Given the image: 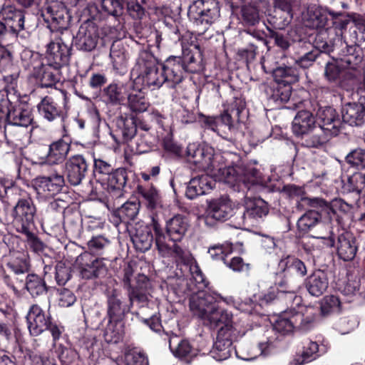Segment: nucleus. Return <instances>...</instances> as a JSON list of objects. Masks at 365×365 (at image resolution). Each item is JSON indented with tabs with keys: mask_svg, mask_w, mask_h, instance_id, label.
Instances as JSON below:
<instances>
[{
	"mask_svg": "<svg viewBox=\"0 0 365 365\" xmlns=\"http://www.w3.org/2000/svg\"><path fill=\"white\" fill-rule=\"evenodd\" d=\"M124 327L122 321L108 319V324L104 329L103 336L108 343H118L123 337Z\"/></svg>",
	"mask_w": 365,
	"mask_h": 365,
	"instance_id": "c9c22d12",
	"label": "nucleus"
},
{
	"mask_svg": "<svg viewBox=\"0 0 365 365\" xmlns=\"http://www.w3.org/2000/svg\"><path fill=\"white\" fill-rule=\"evenodd\" d=\"M232 252V245L230 243L215 245L208 250V254L212 259H222L224 262L226 260L225 257Z\"/></svg>",
	"mask_w": 365,
	"mask_h": 365,
	"instance_id": "6e6d98bb",
	"label": "nucleus"
},
{
	"mask_svg": "<svg viewBox=\"0 0 365 365\" xmlns=\"http://www.w3.org/2000/svg\"><path fill=\"white\" fill-rule=\"evenodd\" d=\"M103 97L110 104L120 103L123 100L122 88L116 83H111L103 89Z\"/></svg>",
	"mask_w": 365,
	"mask_h": 365,
	"instance_id": "864d4df0",
	"label": "nucleus"
},
{
	"mask_svg": "<svg viewBox=\"0 0 365 365\" xmlns=\"http://www.w3.org/2000/svg\"><path fill=\"white\" fill-rule=\"evenodd\" d=\"M157 220L154 217L151 218L150 225L143 222H138L135 226V232L131 239L135 249L141 252H144L150 250L153 241L152 229L153 220Z\"/></svg>",
	"mask_w": 365,
	"mask_h": 365,
	"instance_id": "2eb2a0df",
	"label": "nucleus"
},
{
	"mask_svg": "<svg viewBox=\"0 0 365 365\" xmlns=\"http://www.w3.org/2000/svg\"><path fill=\"white\" fill-rule=\"evenodd\" d=\"M169 347L173 354L178 358L188 356L192 350L188 341L180 339L178 336H173L170 339Z\"/></svg>",
	"mask_w": 365,
	"mask_h": 365,
	"instance_id": "49530a36",
	"label": "nucleus"
},
{
	"mask_svg": "<svg viewBox=\"0 0 365 365\" xmlns=\"http://www.w3.org/2000/svg\"><path fill=\"white\" fill-rule=\"evenodd\" d=\"M320 215L318 212L309 210L304 213L297 221L298 231L301 233H307L314 227L319 221Z\"/></svg>",
	"mask_w": 365,
	"mask_h": 365,
	"instance_id": "37998d69",
	"label": "nucleus"
},
{
	"mask_svg": "<svg viewBox=\"0 0 365 365\" xmlns=\"http://www.w3.org/2000/svg\"><path fill=\"white\" fill-rule=\"evenodd\" d=\"M97 29L93 24H84L80 26L75 38L76 46L84 51L93 50L98 43Z\"/></svg>",
	"mask_w": 365,
	"mask_h": 365,
	"instance_id": "f3484780",
	"label": "nucleus"
},
{
	"mask_svg": "<svg viewBox=\"0 0 365 365\" xmlns=\"http://www.w3.org/2000/svg\"><path fill=\"white\" fill-rule=\"evenodd\" d=\"M346 160L358 168L365 169V150H354L347 155Z\"/></svg>",
	"mask_w": 365,
	"mask_h": 365,
	"instance_id": "0e129e2a",
	"label": "nucleus"
},
{
	"mask_svg": "<svg viewBox=\"0 0 365 365\" xmlns=\"http://www.w3.org/2000/svg\"><path fill=\"white\" fill-rule=\"evenodd\" d=\"M319 345L313 341L304 342L302 355L296 359L291 365H302L316 359L319 354Z\"/></svg>",
	"mask_w": 365,
	"mask_h": 365,
	"instance_id": "79ce46f5",
	"label": "nucleus"
},
{
	"mask_svg": "<svg viewBox=\"0 0 365 365\" xmlns=\"http://www.w3.org/2000/svg\"><path fill=\"white\" fill-rule=\"evenodd\" d=\"M317 115L321 123L319 127L329 133L330 135H337L341 120L335 109L330 106L320 108Z\"/></svg>",
	"mask_w": 365,
	"mask_h": 365,
	"instance_id": "4be33fe9",
	"label": "nucleus"
},
{
	"mask_svg": "<svg viewBox=\"0 0 365 365\" xmlns=\"http://www.w3.org/2000/svg\"><path fill=\"white\" fill-rule=\"evenodd\" d=\"M277 84V86L274 88L272 98L276 102H287L292 94V86L289 84Z\"/></svg>",
	"mask_w": 365,
	"mask_h": 365,
	"instance_id": "13d9d810",
	"label": "nucleus"
},
{
	"mask_svg": "<svg viewBox=\"0 0 365 365\" xmlns=\"http://www.w3.org/2000/svg\"><path fill=\"white\" fill-rule=\"evenodd\" d=\"M188 228L186 219L177 215L167 222L166 231L170 240L173 242L180 241L184 237Z\"/></svg>",
	"mask_w": 365,
	"mask_h": 365,
	"instance_id": "cd10ccee",
	"label": "nucleus"
},
{
	"mask_svg": "<svg viewBox=\"0 0 365 365\" xmlns=\"http://www.w3.org/2000/svg\"><path fill=\"white\" fill-rule=\"evenodd\" d=\"M63 176L57 173L48 176H41L35 179V185L39 192L53 196L58 193L64 185Z\"/></svg>",
	"mask_w": 365,
	"mask_h": 365,
	"instance_id": "a211bd4d",
	"label": "nucleus"
},
{
	"mask_svg": "<svg viewBox=\"0 0 365 365\" xmlns=\"http://www.w3.org/2000/svg\"><path fill=\"white\" fill-rule=\"evenodd\" d=\"M36 76L40 79L43 87H52L60 80L58 68L48 65L40 64V67L35 71Z\"/></svg>",
	"mask_w": 365,
	"mask_h": 365,
	"instance_id": "7c9ffc66",
	"label": "nucleus"
},
{
	"mask_svg": "<svg viewBox=\"0 0 365 365\" xmlns=\"http://www.w3.org/2000/svg\"><path fill=\"white\" fill-rule=\"evenodd\" d=\"M284 190L291 197H301L302 202L312 207L329 208L327 202L322 199L302 197L304 189L301 187L294 185H287Z\"/></svg>",
	"mask_w": 365,
	"mask_h": 365,
	"instance_id": "f704fd0d",
	"label": "nucleus"
},
{
	"mask_svg": "<svg viewBox=\"0 0 365 365\" xmlns=\"http://www.w3.org/2000/svg\"><path fill=\"white\" fill-rule=\"evenodd\" d=\"M232 344L230 341H215L211 351L212 356L217 361H223L228 359L232 354Z\"/></svg>",
	"mask_w": 365,
	"mask_h": 365,
	"instance_id": "de8ad7c7",
	"label": "nucleus"
},
{
	"mask_svg": "<svg viewBox=\"0 0 365 365\" xmlns=\"http://www.w3.org/2000/svg\"><path fill=\"white\" fill-rule=\"evenodd\" d=\"M223 297L215 292H200L190 298V310L193 315L201 319L205 324L215 310V303L222 301Z\"/></svg>",
	"mask_w": 365,
	"mask_h": 365,
	"instance_id": "39448f33",
	"label": "nucleus"
},
{
	"mask_svg": "<svg viewBox=\"0 0 365 365\" xmlns=\"http://www.w3.org/2000/svg\"><path fill=\"white\" fill-rule=\"evenodd\" d=\"M294 1L292 0H274L275 9H278L287 14L283 25H288L293 18L292 8Z\"/></svg>",
	"mask_w": 365,
	"mask_h": 365,
	"instance_id": "680f3d73",
	"label": "nucleus"
},
{
	"mask_svg": "<svg viewBox=\"0 0 365 365\" xmlns=\"http://www.w3.org/2000/svg\"><path fill=\"white\" fill-rule=\"evenodd\" d=\"M220 16L219 4L215 0H197L189 8L188 16L197 29L204 34Z\"/></svg>",
	"mask_w": 365,
	"mask_h": 365,
	"instance_id": "7ed1b4c3",
	"label": "nucleus"
},
{
	"mask_svg": "<svg viewBox=\"0 0 365 365\" xmlns=\"http://www.w3.org/2000/svg\"><path fill=\"white\" fill-rule=\"evenodd\" d=\"M71 56V48L66 44L62 38H56L47 45L46 57L50 65L56 68L68 63Z\"/></svg>",
	"mask_w": 365,
	"mask_h": 365,
	"instance_id": "9d476101",
	"label": "nucleus"
},
{
	"mask_svg": "<svg viewBox=\"0 0 365 365\" xmlns=\"http://www.w3.org/2000/svg\"><path fill=\"white\" fill-rule=\"evenodd\" d=\"M245 108V102L241 98H236L232 103L231 107L221 115L220 120L222 123L226 125L229 129L234 125L235 122L241 120V113Z\"/></svg>",
	"mask_w": 365,
	"mask_h": 365,
	"instance_id": "c756f323",
	"label": "nucleus"
},
{
	"mask_svg": "<svg viewBox=\"0 0 365 365\" xmlns=\"http://www.w3.org/2000/svg\"><path fill=\"white\" fill-rule=\"evenodd\" d=\"M279 291L281 292L287 293L289 297L292 300L293 303L299 304L301 302V298L296 295V291L299 288V284L293 279H284L278 283Z\"/></svg>",
	"mask_w": 365,
	"mask_h": 365,
	"instance_id": "603ef678",
	"label": "nucleus"
},
{
	"mask_svg": "<svg viewBox=\"0 0 365 365\" xmlns=\"http://www.w3.org/2000/svg\"><path fill=\"white\" fill-rule=\"evenodd\" d=\"M305 286L311 295L314 297L322 295L329 287L328 274L321 269L314 271L307 278Z\"/></svg>",
	"mask_w": 365,
	"mask_h": 365,
	"instance_id": "5701e85b",
	"label": "nucleus"
},
{
	"mask_svg": "<svg viewBox=\"0 0 365 365\" xmlns=\"http://www.w3.org/2000/svg\"><path fill=\"white\" fill-rule=\"evenodd\" d=\"M153 226L155 234V244L161 256L171 257L178 263L188 264L192 261L191 255L187 250L182 249L176 243H173L172 246L167 243L166 237L163 233L160 224L154 219Z\"/></svg>",
	"mask_w": 365,
	"mask_h": 365,
	"instance_id": "423d86ee",
	"label": "nucleus"
},
{
	"mask_svg": "<svg viewBox=\"0 0 365 365\" xmlns=\"http://www.w3.org/2000/svg\"><path fill=\"white\" fill-rule=\"evenodd\" d=\"M26 288L33 297H37L46 292L44 280L36 274H29L27 276Z\"/></svg>",
	"mask_w": 365,
	"mask_h": 365,
	"instance_id": "a18cd8bd",
	"label": "nucleus"
},
{
	"mask_svg": "<svg viewBox=\"0 0 365 365\" xmlns=\"http://www.w3.org/2000/svg\"><path fill=\"white\" fill-rule=\"evenodd\" d=\"M70 150V145L63 140H58L49 145L46 159L50 164H58L66 157Z\"/></svg>",
	"mask_w": 365,
	"mask_h": 365,
	"instance_id": "2f4dec72",
	"label": "nucleus"
},
{
	"mask_svg": "<svg viewBox=\"0 0 365 365\" xmlns=\"http://www.w3.org/2000/svg\"><path fill=\"white\" fill-rule=\"evenodd\" d=\"M131 77L133 78L134 86L148 87L151 90L160 88L168 81L163 64L147 51L140 53L131 71Z\"/></svg>",
	"mask_w": 365,
	"mask_h": 365,
	"instance_id": "f03ea898",
	"label": "nucleus"
},
{
	"mask_svg": "<svg viewBox=\"0 0 365 365\" xmlns=\"http://www.w3.org/2000/svg\"><path fill=\"white\" fill-rule=\"evenodd\" d=\"M163 66L168 78L166 83L169 87H175L182 81L185 67L180 57H170Z\"/></svg>",
	"mask_w": 365,
	"mask_h": 365,
	"instance_id": "6ab92c4d",
	"label": "nucleus"
},
{
	"mask_svg": "<svg viewBox=\"0 0 365 365\" xmlns=\"http://www.w3.org/2000/svg\"><path fill=\"white\" fill-rule=\"evenodd\" d=\"M208 175L207 173L190 180L186 190V195L188 198L194 199L212 190V181Z\"/></svg>",
	"mask_w": 365,
	"mask_h": 365,
	"instance_id": "393cba45",
	"label": "nucleus"
},
{
	"mask_svg": "<svg viewBox=\"0 0 365 365\" xmlns=\"http://www.w3.org/2000/svg\"><path fill=\"white\" fill-rule=\"evenodd\" d=\"M315 126L313 115L307 110L299 111L292 122V131L298 137H302Z\"/></svg>",
	"mask_w": 365,
	"mask_h": 365,
	"instance_id": "a878e982",
	"label": "nucleus"
},
{
	"mask_svg": "<svg viewBox=\"0 0 365 365\" xmlns=\"http://www.w3.org/2000/svg\"><path fill=\"white\" fill-rule=\"evenodd\" d=\"M2 22L13 33H19L24 29V15L21 10L11 5L4 6L0 11Z\"/></svg>",
	"mask_w": 365,
	"mask_h": 365,
	"instance_id": "aec40b11",
	"label": "nucleus"
},
{
	"mask_svg": "<svg viewBox=\"0 0 365 365\" xmlns=\"http://www.w3.org/2000/svg\"><path fill=\"white\" fill-rule=\"evenodd\" d=\"M110 58L113 68L120 73H124L130 58L128 46L121 41L113 43L110 51Z\"/></svg>",
	"mask_w": 365,
	"mask_h": 365,
	"instance_id": "412c9836",
	"label": "nucleus"
},
{
	"mask_svg": "<svg viewBox=\"0 0 365 365\" xmlns=\"http://www.w3.org/2000/svg\"><path fill=\"white\" fill-rule=\"evenodd\" d=\"M135 91L128 95V106L134 112H144L149 106V103L145 99L144 94L141 91L144 88L140 86H139V88H137L136 86H135Z\"/></svg>",
	"mask_w": 365,
	"mask_h": 365,
	"instance_id": "ea45409f",
	"label": "nucleus"
},
{
	"mask_svg": "<svg viewBox=\"0 0 365 365\" xmlns=\"http://www.w3.org/2000/svg\"><path fill=\"white\" fill-rule=\"evenodd\" d=\"M328 14L334 17L341 15L340 11L328 10L315 4L311 5L308 6L306 13L304 14V23L306 26L312 29L324 28L328 21Z\"/></svg>",
	"mask_w": 365,
	"mask_h": 365,
	"instance_id": "9b49d317",
	"label": "nucleus"
},
{
	"mask_svg": "<svg viewBox=\"0 0 365 365\" xmlns=\"http://www.w3.org/2000/svg\"><path fill=\"white\" fill-rule=\"evenodd\" d=\"M234 212V205L227 197L211 200L208 203L205 215V222L211 226L217 221L228 220Z\"/></svg>",
	"mask_w": 365,
	"mask_h": 365,
	"instance_id": "6e6552de",
	"label": "nucleus"
},
{
	"mask_svg": "<svg viewBox=\"0 0 365 365\" xmlns=\"http://www.w3.org/2000/svg\"><path fill=\"white\" fill-rule=\"evenodd\" d=\"M147 363L144 354L136 351H130L125 356V365H147Z\"/></svg>",
	"mask_w": 365,
	"mask_h": 365,
	"instance_id": "774afa93",
	"label": "nucleus"
},
{
	"mask_svg": "<svg viewBox=\"0 0 365 365\" xmlns=\"http://www.w3.org/2000/svg\"><path fill=\"white\" fill-rule=\"evenodd\" d=\"M279 268L287 274H296L299 277H304L307 273V267L304 263L292 256L281 259L279 262Z\"/></svg>",
	"mask_w": 365,
	"mask_h": 365,
	"instance_id": "473e14b6",
	"label": "nucleus"
},
{
	"mask_svg": "<svg viewBox=\"0 0 365 365\" xmlns=\"http://www.w3.org/2000/svg\"><path fill=\"white\" fill-rule=\"evenodd\" d=\"M65 170L68 182L73 185H78L86 176L88 164L83 155H76L66 161Z\"/></svg>",
	"mask_w": 365,
	"mask_h": 365,
	"instance_id": "4468645a",
	"label": "nucleus"
},
{
	"mask_svg": "<svg viewBox=\"0 0 365 365\" xmlns=\"http://www.w3.org/2000/svg\"><path fill=\"white\" fill-rule=\"evenodd\" d=\"M127 180V173L125 169L118 168L112 171L108 177V186L111 190H120L123 188Z\"/></svg>",
	"mask_w": 365,
	"mask_h": 365,
	"instance_id": "09e8293b",
	"label": "nucleus"
},
{
	"mask_svg": "<svg viewBox=\"0 0 365 365\" xmlns=\"http://www.w3.org/2000/svg\"><path fill=\"white\" fill-rule=\"evenodd\" d=\"M37 109L39 115L49 122L53 121L59 117L63 118L61 109L50 96L43 98L37 105Z\"/></svg>",
	"mask_w": 365,
	"mask_h": 365,
	"instance_id": "c85d7f7f",
	"label": "nucleus"
},
{
	"mask_svg": "<svg viewBox=\"0 0 365 365\" xmlns=\"http://www.w3.org/2000/svg\"><path fill=\"white\" fill-rule=\"evenodd\" d=\"M222 301L228 305L234 306L242 312L253 314L257 312V309L258 305L250 299L243 302H238L235 301L232 297H230L223 298Z\"/></svg>",
	"mask_w": 365,
	"mask_h": 365,
	"instance_id": "5fc2aeb1",
	"label": "nucleus"
},
{
	"mask_svg": "<svg viewBox=\"0 0 365 365\" xmlns=\"http://www.w3.org/2000/svg\"><path fill=\"white\" fill-rule=\"evenodd\" d=\"M269 212L267 202L261 198H247L245 203L242 220L245 225L255 227Z\"/></svg>",
	"mask_w": 365,
	"mask_h": 365,
	"instance_id": "1a4fd4ad",
	"label": "nucleus"
},
{
	"mask_svg": "<svg viewBox=\"0 0 365 365\" xmlns=\"http://www.w3.org/2000/svg\"><path fill=\"white\" fill-rule=\"evenodd\" d=\"M37 208L30 196L19 198L11 211L13 222L18 232L26 231L34 224Z\"/></svg>",
	"mask_w": 365,
	"mask_h": 365,
	"instance_id": "20e7f679",
	"label": "nucleus"
},
{
	"mask_svg": "<svg viewBox=\"0 0 365 365\" xmlns=\"http://www.w3.org/2000/svg\"><path fill=\"white\" fill-rule=\"evenodd\" d=\"M187 160L199 169L203 170L215 180L235 185L242 182L249 186L261 183L262 174L254 165L247 164L227 166L223 157L213 154L210 148L189 145L187 148Z\"/></svg>",
	"mask_w": 365,
	"mask_h": 365,
	"instance_id": "f257e3e1",
	"label": "nucleus"
},
{
	"mask_svg": "<svg viewBox=\"0 0 365 365\" xmlns=\"http://www.w3.org/2000/svg\"><path fill=\"white\" fill-rule=\"evenodd\" d=\"M106 314L108 319L123 321L129 308L121 300L115 289L106 292Z\"/></svg>",
	"mask_w": 365,
	"mask_h": 365,
	"instance_id": "dca6fc26",
	"label": "nucleus"
},
{
	"mask_svg": "<svg viewBox=\"0 0 365 365\" xmlns=\"http://www.w3.org/2000/svg\"><path fill=\"white\" fill-rule=\"evenodd\" d=\"M242 18L247 25L254 26L259 22V16L257 9L252 5H245L241 10Z\"/></svg>",
	"mask_w": 365,
	"mask_h": 365,
	"instance_id": "052dcab7",
	"label": "nucleus"
},
{
	"mask_svg": "<svg viewBox=\"0 0 365 365\" xmlns=\"http://www.w3.org/2000/svg\"><path fill=\"white\" fill-rule=\"evenodd\" d=\"M357 252L355 239L349 234H341L338 237L337 254L344 261L354 259Z\"/></svg>",
	"mask_w": 365,
	"mask_h": 365,
	"instance_id": "bb28decb",
	"label": "nucleus"
},
{
	"mask_svg": "<svg viewBox=\"0 0 365 365\" xmlns=\"http://www.w3.org/2000/svg\"><path fill=\"white\" fill-rule=\"evenodd\" d=\"M28 327L34 336H38L48 329V324L51 319L49 314H46L38 305H32L27 314Z\"/></svg>",
	"mask_w": 365,
	"mask_h": 365,
	"instance_id": "ddd939ff",
	"label": "nucleus"
},
{
	"mask_svg": "<svg viewBox=\"0 0 365 365\" xmlns=\"http://www.w3.org/2000/svg\"><path fill=\"white\" fill-rule=\"evenodd\" d=\"M238 335L239 332L234 327L227 325V327H220L217 331L216 339L222 341H230L231 344H232V341L238 337Z\"/></svg>",
	"mask_w": 365,
	"mask_h": 365,
	"instance_id": "69168bd1",
	"label": "nucleus"
},
{
	"mask_svg": "<svg viewBox=\"0 0 365 365\" xmlns=\"http://www.w3.org/2000/svg\"><path fill=\"white\" fill-rule=\"evenodd\" d=\"M140 209V202L128 201L115 212V216L119 218V222H128L138 215Z\"/></svg>",
	"mask_w": 365,
	"mask_h": 365,
	"instance_id": "58836bf2",
	"label": "nucleus"
},
{
	"mask_svg": "<svg viewBox=\"0 0 365 365\" xmlns=\"http://www.w3.org/2000/svg\"><path fill=\"white\" fill-rule=\"evenodd\" d=\"M19 232L26 235L29 245L35 252L38 253L43 251L45 245L35 234L30 231V229H27L26 231H19Z\"/></svg>",
	"mask_w": 365,
	"mask_h": 365,
	"instance_id": "338daca9",
	"label": "nucleus"
},
{
	"mask_svg": "<svg viewBox=\"0 0 365 365\" xmlns=\"http://www.w3.org/2000/svg\"><path fill=\"white\" fill-rule=\"evenodd\" d=\"M138 190L142 197V202L148 209L154 210L161 205L159 192L153 186H139Z\"/></svg>",
	"mask_w": 365,
	"mask_h": 365,
	"instance_id": "4c0bfd02",
	"label": "nucleus"
},
{
	"mask_svg": "<svg viewBox=\"0 0 365 365\" xmlns=\"http://www.w3.org/2000/svg\"><path fill=\"white\" fill-rule=\"evenodd\" d=\"M297 327V320L293 315L290 319L279 317L272 325V331H276L282 335H285L292 331Z\"/></svg>",
	"mask_w": 365,
	"mask_h": 365,
	"instance_id": "3c124183",
	"label": "nucleus"
},
{
	"mask_svg": "<svg viewBox=\"0 0 365 365\" xmlns=\"http://www.w3.org/2000/svg\"><path fill=\"white\" fill-rule=\"evenodd\" d=\"M273 76L277 83L289 84L298 81L299 72L292 66H280L273 71Z\"/></svg>",
	"mask_w": 365,
	"mask_h": 365,
	"instance_id": "e433bc0d",
	"label": "nucleus"
},
{
	"mask_svg": "<svg viewBox=\"0 0 365 365\" xmlns=\"http://www.w3.org/2000/svg\"><path fill=\"white\" fill-rule=\"evenodd\" d=\"M341 302L338 297L334 295L326 296L322 302V311L328 314L331 312L340 311Z\"/></svg>",
	"mask_w": 365,
	"mask_h": 365,
	"instance_id": "e2e57ef3",
	"label": "nucleus"
},
{
	"mask_svg": "<svg viewBox=\"0 0 365 365\" xmlns=\"http://www.w3.org/2000/svg\"><path fill=\"white\" fill-rule=\"evenodd\" d=\"M346 73L345 62L333 61L327 63L324 70L326 79L329 82H337Z\"/></svg>",
	"mask_w": 365,
	"mask_h": 365,
	"instance_id": "a19ab883",
	"label": "nucleus"
},
{
	"mask_svg": "<svg viewBox=\"0 0 365 365\" xmlns=\"http://www.w3.org/2000/svg\"><path fill=\"white\" fill-rule=\"evenodd\" d=\"M328 135H331L319 126H314L310 131L301 137L302 145L306 147H318L327 140Z\"/></svg>",
	"mask_w": 365,
	"mask_h": 365,
	"instance_id": "72a5a7b5",
	"label": "nucleus"
},
{
	"mask_svg": "<svg viewBox=\"0 0 365 365\" xmlns=\"http://www.w3.org/2000/svg\"><path fill=\"white\" fill-rule=\"evenodd\" d=\"M206 324L210 326L217 327L222 324V327H233L232 325V314L226 310H218L217 307L215 310L210 315Z\"/></svg>",
	"mask_w": 365,
	"mask_h": 365,
	"instance_id": "c03bdc74",
	"label": "nucleus"
},
{
	"mask_svg": "<svg viewBox=\"0 0 365 365\" xmlns=\"http://www.w3.org/2000/svg\"><path fill=\"white\" fill-rule=\"evenodd\" d=\"M105 258H94L91 253L84 252L77 257L76 265L82 278L99 277L106 273L107 267Z\"/></svg>",
	"mask_w": 365,
	"mask_h": 365,
	"instance_id": "0eeeda50",
	"label": "nucleus"
},
{
	"mask_svg": "<svg viewBox=\"0 0 365 365\" xmlns=\"http://www.w3.org/2000/svg\"><path fill=\"white\" fill-rule=\"evenodd\" d=\"M344 189L348 192L365 195V175L357 173L350 176L344 185Z\"/></svg>",
	"mask_w": 365,
	"mask_h": 365,
	"instance_id": "8fccbe9b",
	"label": "nucleus"
},
{
	"mask_svg": "<svg viewBox=\"0 0 365 365\" xmlns=\"http://www.w3.org/2000/svg\"><path fill=\"white\" fill-rule=\"evenodd\" d=\"M110 245V241L101 235L93 237L87 242L88 250L96 254H101Z\"/></svg>",
	"mask_w": 365,
	"mask_h": 365,
	"instance_id": "bf43d9fd",
	"label": "nucleus"
},
{
	"mask_svg": "<svg viewBox=\"0 0 365 365\" xmlns=\"http://www.w3.org/2000/svg\"><path fill=\"white\" fill-rule=\"evenodd\" d=\"M31 110L28 108L18 107L11 110L7 113V124L5 126V133L13 135L18 127L27 128L33 123Z\"/></svg>",
	"mask_w": 365,
	"mask_h": 365,
	"instance_id": "f8f14e48",
	"label": "nucleus"
},
{
	"mask_svg": "<svg viewBox=\"0 0 365 365\" xmlns=\"http://www.w3.org/2000/svg\"><path fill=\"white\" fill-rule=\"evenodd\" d=\"M341 115L344 122L350 125H361L365 120V107L361 103H346Z\"/></svg>",
	"mask_w": 365,
	"mask_h": 365,
	"instance_id": "b1692460",
	"label": "nucleus"
},
{
	"mask_svg": "<svg viewBox=\"0 0 365 365\" xmlns=\"http://www.w3.org/2000/svg\"><path fill=\"white\" fill-rule=\"evenodd\" d=\"M130 304L136 302L140 306L143 307L150 301L152 297L150 289L133 288L128 294Z\"/></svg>",
	"mask_w": 365,
	"mask_h": 365,
	"instance_id": "4d7b16f0",
	"label": "nucleus"
}]
</instances>
